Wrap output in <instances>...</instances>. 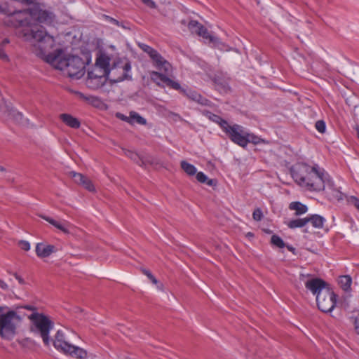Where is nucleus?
<instances>
[{
	"mask_svg": "<svg viewBox=\"0 0 359 359\" xmlns=\"http://www.w3.org/2000/svg\"><path fill=\"white\" fill-rule=\"evenodd\" d=\"M12 25L23 27L22 36L33 46L37 56H44L55 46V39L46 30L37 25H53L57 22L55 13L35 4L27 10L18 11L11 17Z\"/></svg>",
	"mask_w": 359,
	"mask_h": 359,
	"instance_id": "obj_1",
	"label": "nucleus"
},
{
	"mask_svg": "<svg viewBox=\"0 0 359 359\" xmlns=\"http://www.w3.org/2000/svg\"><path fill=\"white\" fill-rule=\"evenodd\" d=\"M290 172L295 182L307 190L325 191L334 198L342 199V193L335 187L327 172L317 164L311 166L306 163H299L291 168Z\"/></svg>",
	"mask_w": 359,
	"mask_h": 359,
	"instance_id": "obj_2",
	"label": "nucleus"
},
{
	"mask_svg": "<svg viewBox=\"0 0 359 359\" xmlns=\"http://www.w3.org/2000/svg\"><path fill=\"white\" fill-rule=\"evenodd\" d=\"M44 58L45 61L50 64L55 69L65 71L68 76L73 79H80L85 73V63L79 56H65L62 49H57L53 53H46L44 56H39Z\"/></svg>",
	"mask_w": 359,
	"mask_h": 359,
	"instance_id": "obj_3",
	"label": "nucleus"
},
{
	"mask_svg": "<svg viewBox=\"0 0 359 359\" xmlns=\"http://www.w3.org/2000/svg\"><path fill=\"white\" fill-rule=\"evenodd\" d=\"M6 309L7 306H0V336L4 339L11 340L15 335L22 318L14 311L4 313Z\"/></svg>",
	"mask_w": 359,
	"mask_h": 359,
	"instance_id": "obj_4",
	"label": "nucleus"
},
{
	"mask_svg": "<svg viewBox=\"0 0 359 359\" xmlns=\"http://www.w3.org/2000/svg\"><path fill=\"white\" fill-rule=\"evenodd\" d=\"M33 327L32 331L38 333L43 339L46 346L50 344L49 333L54 327L53 321L47 316L41 313L34 312L29 316Z\"/></svg>",
	"mask_w": 359,
	"mask_h": 359,
	"instance_id": "obj_5",
	"label": "nucleus"
},
{
	"mask_svg": "<svg viewBox=\"0 0 359 359\" xmlns=\"http://www.w3.org/2000/svg\"><path fill=\"white\" fill-rule=\"evenodd\" d=\"M138 46L144 53L148 54L156 68L159 71L163 72L165 74L170 72V64L156 50L143 43H138Z\"/></svg>",
	"mask_w": 359,
	"mask_h": 359,
	"instance_id": "obj_6",
	"label": "nucleus"
},
{
	"mask_svg": "<svg viewBox=\"0 0 359 359\" xmlns=\"http://www.w3.org/2000/svg\"><path fill=\"white\" fill-rule=\"evenodd\" d=\"M316 302L318 309L324 312L328 313L332 311L337 304V295L331 287L316 297Z\"/></svg>",
	"mask_w": 359,
	"mask_h": 359,
	"instance_id": "obj_7",
	"label": "nucleus"
},
{
	"mask_svg": "<svg viewBox=\"0 0 359 359\" xmlns=\"http://www.w3.org/2000/svg\"><path fill=\"white\" fill-rule=\"evenodd\" d=\"M231 142L243 147L245 140L246 130L238 124L229 125L228 123L223 130Z\"/></svg>",
	"mask_w": 359,
	"mask_h": 359,
	"instance_id": "obj_8",
	"label": "nucleus"
},
{
	"mask_svg": "<svg viewBox=\"0 0 359 359\" xmlns=\"http://www.w3.org/2000/svg\"><path fill=\"white\" fill-rule=\"evenodd\" d=\"M188 28L191 32L203 37V39L213 45H218L220 41L217 37L211 35L208 29L196 20H191L188 24Z\"/></svg>",
	"mask_w": 359,
	"mask_h": 359,
	"instance_id": "obj_9",
	"label": "nucleus"
},
{
	"mask_svg": "<svg viewBox=\"0 0 359 359\" xmlns=\"http://www.w3.org/2000/svg\"><path fill=\"white\" fill-rule=\"evenodd\" d=\"M305 287L307 290H310L313 294L318 297L320 294L327 290L330 287V285L319 278H314L308 280L305 283Z\"/></svg>",
	"mask_w": 359,
	"mask_h": 359,
	"instance_id": "obj_10",
	"label": "nucleus"
},
{
	"mask_svg": "<svg viewBox=\"0 0 359 359\" xmlns=\"http://www.w3.org/2000/svg\"><path fill=\"white\" fill-rule=\"evenodd\" d=\"M150 78L152 81L156 83L158 86H163L161 85V83H164L166 86L172 88V89H180V84L175 81H173L166 76L165 74L152 71L150 72Z\"/></svg>",
	"mask_w": 359,
	"mask_h": 359,
	"instance_id": "obj_11",
	"label": "nucleus"
},
{
	"mask_svg": "<svg viewBox=\"0 0 359 359\" xmlns=\"http://www.w3.org/2000/svg\"><path fill=\"white\" fill-rule=\"evenodd\" d=\"M175 90L180 91V93H182L183 95L187 97L190 100L196 102L201 105L210 106L211 104V102L210 100L203 97L200 93H198L195 90L189 88H182L181 86L180 89Z\"/></svg>",
	"mask_w": 359,
	"mask_h": 359,
	"instance_id": "obj_12",
	"label": "nucleus"
},
{
	"mask_svg": "<svg viewBox=\"0 0 359 359\" xmlns=\"http://www.w3.org/2000/svg\"><path fill=\"white\" fill-rule=\"evenodd\" d=\"M56 248L53 245H48L43 243H39L36 245V254L41 258L49 257L53 252H56Z\"/></svg>",
	"mask_w": 359,
	"mask_h": 359,
	"instance_id": "obj_13",
	"label": "nucleus"
},
{
	"mask_svg": "<svg viewBox=\"0 0 359 359\" xmlns=\"http://www.w3.org/2000/svg\"><path fill=\"white\" fill-rule=\"evenodd\" d=\"M63 353L69 354L71 356L78 359H86L87 358V352L86 350L70 344L69 347L66 348Z\"/></svg>",
	"mask_w": 359,
	"mask_h": 359,
	"instance_id": "obj_14",
	"label": "nucleus"
},
{
	"mask_svg": "<svg viewBox=\"0 0 359 359\" xmlns=\"http://www.w3.org/2000/svg\"><path fill=\"white\" fill-rule=\"evenodd\" d=\"M53 346L61 351H64L66 348L69 347V343L65 341V334L62 330H58L55 336V339L53 340Z\"/></svg>",
	"mask_w": 359,
	"mask_h": 359,
	"instance_id": "obj_15",
	"label": "nucleus"
},
{
	"mask_svg": "<svg viewBox=\"0 0 359 359\" xmlns=\"http://www.w3.org/2000/svg\"><path fill=\"white\" fill-rule=\"evenodd\" d=\"M203 114L206 117H208L210 121L218 124L222 129V130H224V129L226 128V126H227L229 123L226 120L223 119L221 116L215 114L209 111L204 110L203 111Z\"/></svg>",
	"mask_w": 359,
	"mask_h": 359,
	"instance_id": "obj_16",
	"label": "nucleus"
},
{
	"mask_svg": "<svg viewBox=\"0 0 359 359\" xmlns=\"http://www.w3.org/2000/svg\"><path fill=\"white\" fill-rule=\"evenodd\" d=\"M60 119L69 127L72 128H79L81 123L78 118L69 114H62L60 115Z\"/></svg>",
	"mask_w": 359,
	"mask_h": 359,
	"instance_id": "obj_17",
	"label": "nucleus"
},
{
	"mask_svg": "<svg viewBox=\"0 0 359 359\" xmlns=\"http://www.w3.org/2000/svg\"><path fill=\"white\" fill-rule=\"evenodd\" d=\"M109 63L110 58L105 54H101L97 57L95 66L99 67L102 70H106L107 72L110 73Z\"/></svg>",
	"mask_w": 359,
	"mask_h": 359,
	"instance_id": "obj_18",
	"label": "nucleus"
},
{
	"mask_svg": "<svg viewBox=\"0 0 359 359\" xmlns=\"http://www.w3.org/2000/svg\"><path fill=\"white\" fill-rule=\"evenodd\" d=\"M340 287L346 292L351 291L352 278L349 275L340 276L338 278Z\"/></svg>",
	"mask_w": 359,
	"mask_h": 359,
	"instance_id": "obj_19",
	"label": "nucleus"
},
{
	"mask_svg": "<svg viewBox=\"0 0 359 359\" xmlns=\"http://www.w3.org/2000/svg\"><path fill=\"white\" fill-rule=\"evenodd\" d=\"M107 78H102L101 80L98 78L88 76L86 79V85L88 88L95 90L102 87L105 84Z\"/></svg>",
	"mask_w": 359,
	"mask_h": 359,
	"instance_id": "obj_20",
	"label": "nucleus"
},
{
	"mask_svg": "<svg viewBox=\"0 0 359 359\" xmlns=\"http://www.w3.org/2000/svg\"><path fill=\"white\" fill-rule=\"evenodd\" d=\"M289 208L295 211V216L302 215L308 211L307 206L299 201L292 202L289 205Z\"/></svg>",
	"mask_w": 359,
	"mask_h": 359,
	"instance_id": "obj_21",
	"label": "nucleus"
},
{
	"mask_svg": "<svg viewBox=\"0 0 359 359\" xmlns=\"http://www.w3.org/2000/svg\"><path fill=\"white\" fill-rule=\"evenodd\" d=\"M306 219L309 222H311L315 228H322L325 222V219L319 215H312L306 217Z\"/></svg>",
	"mask_w": 359,
	"mask_h": 359,
	"instance_id": "obj_22",
	"label": "nucleus"
},
{
	"mask_svg": "<svg viewBox=\"0 0 359 359\" xmlns=\"http://www.w3.org/2000/svg\"><path fill=\"white\" fill-rule=\"evenodd\" d=\"M109 73L107 72L106 70H102L97 67H94L92 70L88 72V76H92L102 79V78H107Z\"/></svg>",
	"mask_w": 359,
	"mask_h": 359,
	"instance_id": "obj_23",
	"label": "nucleus"
},
{
	"mask_svg": "<svg viewBox=\"0 0 359 359\" xmlns=\"http://www.w3.org/2000/svg\"><path fill=\"white\" fill-rule=\"evenodd\" d=\"M308 223H309V220L306 219V217L299 218V219H294L290 220L288 222H287V226L290 229H296V228L304 227Z\"/></svg>",
	"mask_w": 359,
	"mask_h": 359,
	"instance_id": "obj_24",
	"label": "nucleus"
},
{
	"mask_svg": "<svg viewBox=\"0 0 359 359\" xmlns=\"http://www.w3.org/2000/svg\"><path fill=\"white\" fill-rule=\"evenodd\" d=\"M261 139L253 133H250L246 130L245 135L244 143L243 144V148L246 147L248 143H252L254 144H257L260 143Z\"/></svg>",
	"mask_w": 359,
	"mask_h": 359,
	"instance_id": "obj_25",
	"label": "nucleus"
},
{
	"mask_svg": "<svg viewBox=\"0 0 359 359\" xmlns=\"http://www.w3.org/2000/svg\"><path fill=\"white\" fill-rule=\"evenodd\" d=\"M131 70V65L129 62L124 64V65L122 67V75L117 78L115 81L116 82H120L125 79L129 80L131 79V76L129 74V72Z\"/></svg>",
	"mask_w": 359,
	"mask_h": 359,
	"instance_id": "obj_26",
	"label": "nucleus"
},
{
	"mask_svg": "<svg viewBox=\"0 0 359 359\" xmlns=\"http://www.w3.org/2000/svg\"><path fill=\"white\" fill-rule=\"evenodd\" d=\"M124 154L134 162H135L137 165L140 166H143L145 165L144 160L140 157L137 153L130 151L126 150L124 151Z\"/></svg>",
	"mask_w": 359,
	"mask_h": 359,
	"instance_id": "obj_27",
	"label": "nucleus"
},
{
	"mask_svg": "<svg viewBox=\"0 0 359 359\" xmlns=\"http://www.w3.org/2000/svg\"><path fill=\"white\" fill-rule=\"evenodd\" d=\"M41 218H43V219H45L46 221H47L48 222H49L50 224H52L53 226H54L55 227H56L57 229H60V231H62V232L65 233H69V230L63 225L61 223H60L59 222L48 217V216H45V215H41L40 216Z\"/></svg>",
	"mask_w": 359,
	"mask_h": 359,
	"instance_id": "obj_28",
	"label": "nucleus"
},
{
	"mask_svg": "<svg viewBox=\"0 0 359 359\" xmlns=\"http://www.w3.org/2000/svg\"><path fill=\"white\" fill-rule=\"evenodd\" d=\"M135 123L144 126L147 124V120L138 113L132 111H130V124L133 125Z\"/></svg>",
	"mask_w": 359,
	"mask_h": 359,
	"instance_id": "obj_29",
	"label": "nucleus"
},
{
	"mask_svg": "<svg viewBox=\"0 0 359 359\" xmlns=\"http://www.w3.org/2000/svg\"><path fill=\"white\" fill-rule=\"evenodd\" d=\"M181 168L182 169L189 175H194L196 173V167L185 161H181Z\"/></svg>",
	"mask_w": 359,
	"mask_h": 359,
	"instance_id": "obj_30",
	"label": "nucleus"
},
{
	"mask_svg": "<svg viewBox=\"0 0 359 359\" xmlns=\"http://www.w3.org/2000/svg\"><path fill=\"white\" fill-rule=\"evenodd\" d=\"M10 43V40L8 38L4 39L1 43H0V59L4 61H9L8 55L4 51V46Z\"/></svg>",
	"mask_w": 359,
	"mask_h": 359,
	"instance_id": "obj_31",
	"label": "nucleus"
},
{
	"mask_svg": "<svg viewBox=\"0 0 359 359\" xmlns=\"http://www.w3.org/2000/svg\"><path fill=\"white\" fill-rule=\"evenodd\" d=\"M271 243L272 245H273L279 248H283L285 247L284 241L280 236H278L277 235H273L271 236Z\"/></svg>",
	"mask_w": 359,
	"mask_h": 359,
	"instance_id": "obj_32",
	"label": "nucleus"
},
{
	"mask_svg": "<svg viewBox=\"0 0 359 359\" xmlns=\"http://www.w3.org/2000/svg\"><path fill=\"white\" fill-rule=\"evenodd\" d=\"M69 175L73 178L74 182L79 184H80L82 180H84L85 176L81 173L76 172L74 171H71L69 172Z\"/></svg>",
	"mask_w": 359,
	"mask_h": 359,
	"instance_id": "obj_33",
	"label": "nucleus"
},
{
	"mask_svg": "<svg viewBox=\"0 0 359 359\" xmlns=\"http://www.w3.org/2000/svg\"><path fill=\"white\" fill-rule=\"evenodd\" d=\"M82 185L85 189L90 191H94L95 187L92 183V182L85 176L84 180H82L81 183L80 184Z\"/></svg>",
	"mask_w": 359,
	"mask_h": 359,
	"instance_id": "obj_34",
	"label": "nucleus"
},
{
	"mask_svg": "<svg viewBox=\"0 0 359 359\" xmlns=\"http://www.w3.org/2000/svg\"><path fill=\"white\" fill-rule=\"evenodd\" d=\"M315 127L316 130L320 133H324L325 132L326 126L325 121L323 120L316 121Z\"/></svg>",
	"mask_w": 359,
	"mask_h": 359,
	"instance_id": "obj_35",
	"label": "nucleus"
},
{
	"mask_svg": "<svg viewBox=\"0 0 359 359\" xmlns=\"http://www.w3.org/2000/svg\"><path fill=\"white\" fill-rule=\"evenodd\" d=\"M17 11H14V12H10L7 8V6L6 5H0V13H2V14H5V15H10V20L9 21L12 23V15H13V13H16Z\"/></svg>",
	"mask_w": 359,
	"mask_h": 359,
	"instance_id": "obj_36",
	"label": "nucleus"
},
{
	"mask_svg": "<svg viewBox=\"0 0 359 359\" xmlns=\"http://www.w3.org/2000/svg\"><path fill=\"white\" fill-rule=\"evenodd\" d=\"M252 217L254 220L259 222L261 221L263 217V213L260 208H256L252 213Z\"/></svg>",
	"mask_w": 359,
	"mask_h": 359,
	"instance_id": "obj_37",
	"label": "nucleus"
},
{
	"mask_svg": "<svg viewBox=\"0 0 359 359\" xmlns=\"http://www.w3.org/2000/svg\"><path fill=\"white\" fill-rule=\"evenodd\" d=\"M196 174V179L201 183H205L208 180V177L203 172H198Z\"/></svg>",
	"mask_w": 359,
	"mask_h": 359,
	"instance_id": "obj_38",
	"label": "nucleus"
},
{
	"mask_svg": "<svg viewBox=\"0 0 359 359\" xmlns=\"http://www.w3.org/2000/svg\"><path fill=\"white\" fill-rule=\"evenodd\" d=\"M18 245L20 246V248L22 250H23L25 251H28L30 249V244L28 241H19Z\"/></svg>",
	"mask_w": 359,
	"mask_h": 359,
	"instance_id": "obj_39",
	"label": "nucleus"
},
{
	"mask_svg": "<svg viewBox=\"0 0 359 359\" xmlns=\"http://www.w3.org/2000/svg\"><path fill=\"white\" fill-rule=\"evenodd\" d=\"M116 117L121 121H126L130 124V115L129 116H127L122 113L117 112L116 114Z\"/></svg>",
	"mask_w": 359,
	"mask_h": 359,
	"instance_id": "obj_40",
	"label": "nucleus"
},
{
	"mask_svg": "<svg viewBox=\"0 0 359 359\" xmlns=\"http://www.w3.org/2000/svg\"><path fill=\"white\" fill-rule=\"evenodd\" d=\"M104 18L109 22L118 26V27H120L121 26V23L120 22H118L117 20L110 17V16H108V15H104Z\"/></svg>",
	"mask_w": 359,
	"mask_h": 359,
	"instance_id": "obj_41",
	"label": "nucleus"
},
{
	"mask_svg": "<svg viewBox=\"0 0 359 359\" xmlns=\"http://www.w3.org/2000/svg\"><path fill=\"white\" fill-rule=\"evenodd\" d=\"M142 1L151 8H155L156 7L155 2L152 0H142Z\"/></svg>",
	"mask_w": 359,
	"mask_h": 359,
	"instance_id": "obj_42",
	"label": "nucleus"
},
{
	"mask_svg": "<svg viewBox=\"0 0 359 359\" xmlns=\"http://www.w3.org/2000/svg\"><path fill=\"white\" fill-rule=\"evenodd\" d=\"M354 327L356 333L359 334V313L355 317Z\"/></svg>",
	"mask_w": 359,
	"mask_h": 359,
	"instance_id": "obj_43",
	"label": "nucleus"
},
{
	"mask_svg": "<svg viewBox=\"0 0 359 359\" xmlns=\"http://www.w3.org/2000/svg\"><path fill=\"white\" fill-rule=\"evenodd\" d=\"M13 276L18 280L20 284L24 285L25 283V281L24 280V279L21 276H20L18 273H13Z\"/></svg>",
	"mask_w": 359,
	"mask_h": 359,
	"instance_id": "obj_44",
	"label": "nucleus"
},
{
	"mask_svg": "<svg viewBox=\"0 0 359 359\" xmlns=\"http://www.w3.org/2000/svg\"><path fill=\"white\" fill-rule=\"evenodd\" d=\"M351 201L353 202L355 207L359 210V199L356 197H352Z\"/></svg>",
	"mask_w": 359,
	"mask_h": 359,
	"instance_id": "obj_45",
	"label": "nucleus"
},
{
	"mask_svg": "<svg viewBox=\"0 0 359 359\" xmlns=\"http://www.w3.org/2000/svg\"><path fill=\"white\" fill-rule=\"evenodd\" d=\"M0 287L4 290H8V285L2 280L0 279Z\"/></svg>",
	"mask_w": 359,
	"mask_h": 359,
	"instance_id": "obj_46",
	"label": "nucleus"
},
{
	"mask_svg": "<svg viewBox=\"0 0 359 359\" xmlns=\"http://www.w3.org/2000/svg\"><path fill=\"white\" fill-rule=\"evenodd\" d=\"M205 183L209 186H214L216 184V181L215 180L208 178Z\"/></svg>",
	"mask_w": 359,
	"mask_h": 359,
	"instance_id": "obj_47",
	"label": "nucleus"
},
{
	"mask_svg": "<svg viewBox=\"0 0 359 359\" xmlns=\"http://www.w3.org/2000/svg\"><path fill=\"white\" fill-rule=\"evenodd\" d=\"M10 114H12L13 116H15L16 115L17 117L19 118L20 119H21L22 118V114L21 113H20V112H16L15 111H13L12 112H10Z\"/></svg>",
	"mask_w": 359,
	"mask_h": 359,
	"instance_id": "obj_48",
	"label": "nucleus"
},
{
	"mask_svg": "<svg viewBox=\"0 0 359 359\" xmlns=\"http://www.w3.org/2000/svg\"><path fill=\"white\" fill-rule=\"evenodd\" d=\"M142 272L144 274H145L149 278H151L153 274L149 271V270H147V269H144L142 270Z\"/></svg>",
	"mask_w": 359,
	"mask_h": 359,
	"instance_id": "obj_49",
	"label": "nucleus"
},
{
	"mask_svg": "<svg viewBox=\"0 0 359 359\" xmlns=\"http://www.w3.org/2000/svg\"><path fill=\"white\" fill-rule=\"evenodd\" d=\"M149 280L154 283V284H157L158 283V280L154 276H152L151 278H149Z\"/></svg>",
	"mask_w": 359,
	"mask_h": 359,
	"instance_id": "obj_50",
	"label": "nucleus"
},
{
	"mask_svg": "<svg viewBox=\"0 0 359 359\" xmlns=\"http://www.w3.org/2000/svg\"><path fill=\"white\" fill-rule=\"evenodd\" d=\"M25 309H26L27 310H29V311L35 310V308L32 306H25Z\"/></svg>",
	"mask_w": 359,
	"mask_h": 359,
	"instance_id": "obj_51",
	"label": "nucleus"
},
{
	"mask_svg": "<svg viewBox=\"0 0 359 359\" xmlns=\"http://www.w3.org/2000/svg\"><path fill=\"white\" fill-rule=\"evenodd\" d=\"M287 248L290 251L294 252V248L292 246H287Z\"/></svg>",
	"mask_w": 359,
	"mask_h": 359,
	"instance_id": "obj_52",
	"label": "nucleus"
},
{
	"mask_svg": "<svg viewBox=\"0 0 359 359\" xmlns=\"http://www.w3.org/2000/svg\"><path fill=\"white\" fill-rule=\"evenodd\" d=\"M5 107H6V106H4V105H1V106H0V110H1V111H4V109Z\"/></svg>",
	"mask_w": 359,
	"mask_h": 359,
	"instance_id": "obj_53",
	"label": "nucleus"
},
{
	"mask_svg": "<svg viewBox=\"0 0 359 359\" xmlns=\"http://www.w3.org/2000/svg\"><path fill=\"white\" fill-rule=\"evenodd\" d=\"M80 95H81V97H83L84 99H86V97L82 93H80Z\"/></svg>",
	"mask_w": 359,
	"mask_h": 359,
	"instance_id": "obj_54",
	"label": "nucleus"
},
{
	"mask_svg": "<svg viewBox=\"0 0 359 359\" xmlns=\"http://www.w3.org/2000/svg\"><path fill=\"white\" fill-rule=\"evenodd\" d=\"M4 167H2V166H0V171H4Z\"/></svg>",
	"mask_w": 359,
	"mask_h": 359,
	"instance_id": "obj_55",
	"label": "nucleus"
},
{
	"mask_svg": "<svg viewBox=\"0 0 359 359\" xmlns=\"http://www.w3.org/2000/svg\"><path fill=\"white\" fill-rule=\"evenodd\" d=\"M357 135H358V137L359 138V129H358V130H357Z\"/></svg>",
	"mask_w": 359,
	"mask_h": 359,
	"instance_id": "obj_56",
	"label": "nucleus"
},
{
	"mask_svg": "<svg viewBox=\"0 0 359 359\" xmlns=\"http://www.w3.org/2000/svg\"><path fill=\"white\" fill-rule=\"evenodd\" d=\"M248 235L249 236H252V233H248Z\"/></svg>",
	"mask_w": 359,
	"mask_h": 359,
	"instance_id": "obj_57",
	"label": "nucleus"
},
{
	"mask_svg": "<svg viewBox=\"0 0 359 359\" xmlns=\"http://www.w3.org/2000/svg\"><path fill=\"white\" fill-rule=\"evenodd\" d=\"M356 266L359 269V264H356Z\"/></svg>",
	"mask_w": 359,
	"mask_h": 359,
	"instance_id": "obj_58",
	"label": "nucleus"
}]
</instances>
